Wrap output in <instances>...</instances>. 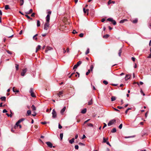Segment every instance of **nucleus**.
<instances>
[{"label": "nucleus", "instance_id": "obj_27", "mask_svg": "<svg viewBox=\"0 0 151 151\" xmlns=\"http://www.w3.org/2000/svg\"><path fill=\"white\" fill-rule=\"evenodd\" d=\"M89 10V9H87L86 10L84 8H83V12L84 13H86L87 12H88V11Z\"/></svg>", "mask_w": 151, "mask_h": 151}, {"label": "nucleus", "instance_id": "obj_63", "mask_svg": "<svg viewBox=\"0 0 151 151\" xmlns=\"http://www.w3.org/2000/svg\"><path fill=\"white\" fill-rule=\"evenodd\" d=\"M6 52L9 54H12V52L9 50H7Z\"/></svg>", "mask_w": 151, "mask_h": 151}, {"label": "nucleus", "instance_id": "obj_9", "mask_svg": "<svg viewBox=\"0 0 151 151\" xmlns=\"http://www.w3.org/2000/svg\"><path fill=\"white\" fill-rule=\"evenodd\" d=\"M66 109V107L64 106L61 110L60 113L62 114H63L65 111Z\"/></svg>", "mask_w": 151, "mask_h": 151}, {"label": "nucleus", "instance_id": "obj_41", "mask_svg": "<svg viewBox=\"0 0 151 151\" xmlns=\"http://www.w3.org/2000/svg\"><path fill=\"white\" fill-rule=\"evenodd\" d=\"M88 125L89 127H93V125L91 123H89L88 124Z\"/></svg>", "mask_w": 151, "mask_h": 151}, {"label": "nucleus", "instance_id": "obj_22", "mask_svg": "<svg viewBox=\"0 0 151 151\" xmlns=\"http://www.w3.org/2000/svg\"><path fill=\"white\" fill-rule=\"evenodd\" d=\"M88 105H91L93 104V101L92 99H91V100L89 101L88 102Z\"/></svg>", "mask_w": 151, "mask_h": 151}, {"label": "nucleus", "instance_id": "obj_45", "mask_svg": "<svg viewBox=\"0 0 151 151\" xmlns=\"http://www.w3.org/2000/svg\"><path fill=\"white\" fill-rule=\"evenodd\" d=\"M122 124H120L119 126V128L120 129H121L122 128Z\"/></svg>", "mask_w": 151, "mask_h": 151}, {"label": "nucleus", "instance_id": "obj_56", "mask_svg": "<svg viewBox=\"0 0 151 151\" xmlns=\"http://www.w3.org/2000/svg\"><path fill=\"white\" fill-rule=\"evenodd\" d=\"M86 137V136L84 134H83V137L81 139H83L85 138Z\"/></svg>", "mask_w": 151, "mask_h": 151}, {"label": "nucleus", "instance_id": "obj_14", "mask_svg": "<svg viewBox=\"0 0 151 151\" xmlns=\"http://www.w3.org/2000/svg\"><path fill=\"white\" fill-rule=\"evenodd\" d=\"M41 48V46L40 45H38L36 48V52H37L38 50Z\"/></svg>", "mask_w": 151, "mask_h": 151}, {"label": "nucleus", "instance_id": "obj_19", "mask_svg": "<svg viewBox=\"0 0 151 151\" xmlns=\"http://www.w3.org/2000/svg\"><path fill=\"white\" fill-rule=\"evenodd\" d=\"M31 108L33 111H34L36 110V108L33 105H32Z\"/></svg>", "mask_w": 151, "mask_h": 151}, {"label": "nucleus", "instance_id": "obj_28", "mask_svg": "<svg viewBox=\"0 0 151 151\" xmlns=\"http://www.w3.org/2000/svg\"><path fill=\"white\" fill-rule=\"evenodd\" d=\"M82 63V62L81 61H79L76 64L78 66L80 65Z\"/></svg>", "mask_w": 151, "mask_h": 151}, {"label": "nucleus", "instance_id": "obj_10", "mask_svg": "<svg viewBox=\"0 0 151 151\" xmlns=\"http://www.w3.org/2000/svg\"><path fill=\"white\" fill-rule=\"evenodd\" d=\"M63 94V91H61L59 92L57 94V95L59 96L60 97V96Z\"/></svg>", "mask_w": 151, "mask_h": 151}, {"label": "nucleus", "instance_id": "obj_4", "mask_svg": "<svg viewBox=\"0 0 151 151\" xmlns=\"http://www.w3.org/2000/svg\"><path fill=\"white\" fill-rule=\"evenodd\" d=\"M52 117L53 118H55L56 117L57 113L54 109H53L52 110Z\"/></svg>", "mask_w": 151, "mask_h": 151}, {"label": "nucleus", "instance_id": "obj_8", "mask_svg": "<svg viewBox=\"0 0 151 151\" xmlns=\"http://www.w3.org/2000/svg\"><path fill=\"white\" fill-rule=\"evenodd\" d=\"M53 50V48L51 47H47L46 48V50H45V52H47L48 50Z\"/></svg>", "mask_w": 151, "mask_h": 151}, {"label": "nucleus", "instance_id": "obj_62", "mask_svg": "<svg viewBox=\"0 0 151 151\" xmlns=\"http://www.w3.org/2000/svg\"><path fill=\"white\" fill-rule=\"evenodd\" d=\"M35 14L34 13H33L32 14L31 16L32 17H34L35 16Z\"/></svg>", "mask_w": 151, "mask_h": 151}, {"label": "nucleus", "instance_id": "obj_54", "mask_svg": "<svg viewBox=\"0 0 151 151\" xmlns=\"http://www.w3.org/2000/svg\"><path fill=\"white\" fill-rule=\"evenodd\" d=\"M147 58H151V53L149 54L148 56L147 57Z\"/></svg>", "mask_w": 151, "mask_h": 151}, {"label": "nucleus", "instance_id": "obj_39", "mask_svg": "<svg viewBox=\"0 0 151 151\" xmlns=\"http://www.w3.org/2000/svg\"><path fill=\"white\" fill-rule=\"evenodd\" d=\"M131 109V108H128L125 111V113L126 114H127L128 111L129 110Z\"/></svg>", "mask_w": 151, "mask_h": 151}, {"label": "nucleus", "instance_id": "obj_43", "mask_svg": "<svg viewBox=\"0 0 151 151\" xmlns=\"http://www.w3.org/2000/svg\"><path fill=\"white\" fill-rule=\"evenodd\" d=\"M79 36L80 37H82L83 36V34L82 33H81L80 34V35H79Z\"/></svg>", "mask_w": 151, "mask_h": 151}, {"label": "nucleus", "instance_id": "obj_46", "mask_svg": "<svg viewBox=\"0 0 151 151\" xmlns=\"http://www.w3.org/2000/svg\"><path fill=\"white\" fill-rule=\"evenodd\" d=\"M93 65H91L90 66V69H91V70L92 71L93 70Z\"/></svg>", "mask_w": 151, "mask_h": 151}, {"label": "nucleus", "instance_id": "obj_11", "mask_svg": "<svg viewBox=\"0 0 151 151\" xmlns=\"http://www.w3.org/2000/svg\"><path fill=\"white\" fill-rule=\"evenodd\" d=\"M86 112V108H85L84 109L82 110L81 111V113L82 114H84Z\"/></svg>", "mask_w": 151, "mask_h": 151}, {"label": "nucleus", "instance_id": "obj_6", "mask_svg": "<svg viewBox=\"0 0 151 151\" xmlns=\"http://www.w3.org/2000/svg\"><path fill=\"white\" fill-rule=\"evenodd\" d=\"M46 143L48 147L50 148H52V147H55L52 146V144L50 142H46Z\"/></svg>", "mask_w": 151, "mask_h": 151}, {"label": "nucleus", "instance_id": "obj_34", "mask_svg": "<svg viewBox=\"0 0 151 151\" xmlns=\"http://www.w3.org/2000/svg\"><path fill=\"white\" fill-rule=\"evenodd\" d=\"M103 83L104 84H105L106 85H107L108 83V82L105 80H104L103 81Z\"/></svg>", "mask_w": 151, "mask_h": 151}, {"label": "nucleus", "instance_id": "obj_49", "mask_svg": "<svg viewBox=\"0 0 151 151\" xmlns=\"http://www.w3.org/2000/svg\"><path fill=\"white\" fill-rule=\"evenodd\" d=\"M111 3V0H109L108 2V4L109 5Z\"/></svg>", "mask_w": 151, "mask_h": 151}, {"label": "nucleus", "instance_id": "obj_60", "mask_svg": "<svg viewBox=\"0 0 151 151\" xmlns=\"http://www.w3.org/2000/svg\"><path fill=\"white\" fill-rule=\"evenodd\" d=\"M135 58H134V57H132V61H135Z\"/></svg>", "mask_w": 151, "mask_h": 151}, {"label": "nucleus", "instance_id": "obj_3", "mask_svg": "<svg viewBox=\"0 0 151 151\" xmlns=\"http://www.w3.org/2000/svg\"><path fill=\"white\" fill-rule=\"evenodd\" d=\"M116 121V120L115 119H113L110 120L108 124V126H110L112 124H114Z\"/></svg>", "mask_w": 151, "mask_h": 151}, {"label": "nucleus", "instance_id": "obj_38", "mask_svg": "<svg viewBox=\"0 0 151 151\" xmlns=\"http://www.w3.org/2000/svg\"><path fill=\"white\" fill-rule=\"evenodd\" d=\"M91 70H88V71L86 73V75H88V74L90 72Z\"/></svg>", "mask_w": 151, "mask_h": 151}, {"label": "nucleus", "instance_id": "obj_47", "mask_svg": "<svg viewBox=\"0 0 151 151\" xmlns=\"http://www.w3.org/2000/svg\"><path fill=\"white\" fill-rule=\"evenodd\" d=\"M103 142H104V143H105V142L106 143V142H107L106 139H105V138L104 137L103 139Z\"/></svg>", "mask_w": 151, "mask_h": 151}, {"label": "nucleus", "instance_id": "obj_48", "mask_svg": "<svg viewBox=\"0 0 151 151\" xmlns=\"http://www.w3.org/2000/svg\"><path fill=\"white\" fill-rule=\"evenodd\" d=\"M74 74H75V73H72V74L69 76V78H70L71 77V76H74Z\"/></svg>", "mask_w": 151, "mask_h": 151}, {"label": "nucleus", "instance_id": "obj_18", "mask_svg": "<svg viewBox=\"0 0 151 151\" xmlns=\"http://www.w3.org/2000/svg\"><path fill=\"white\" fill-rule=\"evenodd\" d=\"M24 118H22L18 121V123H19L21 122L24 121L25 120Z\"/></svg>", "mask_w": 151, "mask_h": 151}, {"label": "nucleus", "instance_id": "obj_33", "mask_svg": "<svg viewBox=\"0 0 151 151\" xmlns=\"http://www.w3.org/2000/svg\"><path fill=\"white\" fill-rule=\"evenodd\" d=\"M5 9L6 10H7L9 9V6L8 5H6L5 6Z\"/></svg>", "mask_w": 151, "mask_h": 151}, {"label": "nucleus", "instance_id": "obj_57", "mask_svg": "<svg viewBox=\"0 0 151 151\" xmlns=\"http://www.w3.org/2000/svg\"><path fill=\"white\" fill-rule=\"evenodd\" d=\"M19 123H18V121L16 123V125L17 126V127L19 125Z\"/></svg>", "mask_w": 151, "mask_h": 151}, {"label": "nucleus", "instance_id": "obj_42", "mask_svg": "<svg viewBox=\"0 0 151 151\" xmlns=\"http://www.w3.org/2000/svg\"><path fill=\"white\" fill-rule=\"evenodd\" d=\"M113 24L114 25H115L116 24V22L114 20H113V21L112 22Z\"/></svg>", "mask_w": 151, "mask_h": 151}, {"label": "nucleus", "instance_id": "obj_21", "mask_svg": "<svg viewBox=\"0 0 151 151\" xmlns=\"http://www.w3.org/2000/svg\"><path fill=\"white\" fill-rule=\"evenodd\" d=\"M122 49L121 48L119 50V53H118V55H119V56H121V54L122 52Z\"/></svg>", "mask_w": 151, "mask_h": 151}, {"label": "nucleus", "instance_id": "obj_29", "mask_svg": "<svg viewBox=\"0 0 151 151\" xmlns=\"http://www.w3.org/2000/svg\"><path fill=\"white\" fill-rule=\"evenodd\" d=\"M116 99V98L115 96H112L111 98V101H115Z\"/></svg>", "mask_w": 151, "mask_h": 151}, {"label": "nucleus", "instance_id": "obj_25", "mask_svg": "<svg viewBox=\"0 0 151 151\" xmlns=\"http://www.w3.org/2000/svg\"><path fill=\"white\" fill-rule=\"evenodd\" d=\"M107 20L111 22H112L113 21V19L112 18H108L107 19Z\"/></svg>", "mask_w": 151, "mask_h": 151}, {"label": "nucleus", "instance_id": "obj_12", "mask_svg": "<svg viewBox=\"0 0 151 151\" xmlns=\"http://www.w3.org/2000/svg\"><path fill=\"white\" fill-rule=\"evenodd\" d=\"M75 140L74 138H72L71 140H69V142L71 144H73L74 142V140Z\"/></svg>", "mask_w": 151, "mask_h": 151}, {"label": "nucleus", "instance_id": "obj_2", "mask_svg": "<svg viewBox=\"0 0 151 151\" xmlns=\"http://www.w3.org/2000/svg\"><path fill=\"white\" fill-rule=\"evenodd\" d=\"M49 22H46L44 26V29L45 30H47L49 27Z\"/></svg>", "mask_w": 151, "mask_h": 151}, {"label": "nucleus", "instance_id": "obj_36", "mask_svg": "<svg viewBox=\"0 0 151 151\" xmlns=\"http://www.w3.org/2000/svg\"><path fill=\"white\" fill-rule=\"evenodd\" d=\"M20 5L21 6L23 5L24 4V0H20Z\"/></svg>", "mask_w": 151, "mask_h": 151}, {"label": "nucleus", "instance_id": "obj_5", "mask_svg": "<svg viewBox=\"0 0 151 151\" xmlns=\"http://www.w3.org/2000/svg\"><path fill=\"white\" fill-rule=\"evenodd\" d=\"M33 90V89L32 88H30L29 91V93H30L32 97H35L36 96L34 93Z\"/></svg>", "mask_w": 151, "mask_h": 151}, {"label": "nucleus", "instance_id": "obj_26", "mask_svg": "<svg viewBox=\"0 0 151 151\" xmlns=\"http://www.w3.org/2000/svg\"><path fill=\"white\" fill-rule=\"evenodd\" d=\"M116 130L115 128H114L111 131L112 133H114L116 132Z\"/></svg>", "mask_w": 151, "mask_h": 151}, {"label": "nucleus", "instance_id": "obj_15", "mask_svg": "<svg viewBox=\"0 0 151 151\" xmlns=\"http://www.w3.org/2000/svg\"><path fill=\"white\" fill-rule=\"evenodd\" d=\"M0 99L2 101H5L6 100V98L5 96L1 97L0 98Z\"/></svg>", "mask_w": 151, "mask_h": 151}, {"label": "nucleus", "instance_id": "obj_13", "mask_svg": "<svg viewBox=\"0 0 151 151\" xmlns=\"http://www.w3.org/2000/svg\"><path fill=\"white\" fill-rule=\"evenodd\" d=\"M130 77V76L129 75H127L126 76L125 78V80H127L129 79Z\"/></svg>", "mask_w": 151, "mask_h": 151}, {"label": "nucleus", "instance_id": "obj_17", "mask_svg": "<svg viewBox=\"0 0 151 151\" xmlns=\"http://www.w3.org/2000/svg\"><path fill=\"white\" fill-rule=\"evenodd\" d=\"M109 36V35L108 34H106L103 36V38H104L107 39L108 38Z\"/></svg>", "mask_w": 151, "mask_h": 151}, {"label": "nucleus", "instance_id": "obj_32", "mask_svg": "<svg viewBox=\"0 0 151 151\" xmlns=\"http://www.w3.org/2000/svg\"><path fill=\"white\" fill-rule=\"evenodd\" d=\"M15 65L16 69V70H17L19 69V65L17 64H15Z\"/></svg>", "mask_w": 151, "mask_h": 151}, {"label": "nucleus", "instance_id": "obj_24", "mask_svg": "<svg viewBox=\"0 0 151 151\" xmlns=\"http://www.w3.org/2000/svg\"><path fill=\"white\" fill-rule=\"evenodd\" d=\"M40 26V22L39 20L37 21V26L39 27Z\"/></svg>", "mask_w": 151, "mask_h": 151}, {"label": "nucleus", "instance_id": "obj_23", "mask_svg": "<svg viewBox=\"0 0 151 151\" xmlns=\"http://www.w3.org/2000/svg\"><path fill=\"white\" fill-rule=\"evenodd\" d=\"M127 19L122 20L120 21L119 23H123L125 21H127Z\"/></svg>", "mask_w": 151, "mask_h": 151}, {"label": "nucleus", "instance_id": "obj_31", "mask_svg": "<svg viewBox=\"0 0 151 151\" xmlns=\"http://www.w3.org/2000/svg\"><path fill=\"white\" fill-rule=\"evenodd\" d=\"M31 110H28L27 111V114L28 115H30L31 114Z\"/></svg>", "mask_w": 151, "mask_h": 151}, {"label": "nucleus", "instance_id": "obj_30", "mask_svg": "<svg viewBox=\"0 0 151 151\" xmlns=\"http://www.w3.org/2000/svg\"><path fill=\"white\" fill-rule=\"evenodd\" d=\"M138 19H135L132 21V22L134 23H136L137 22Z\"/></svg>", "mask_w": 151, "mask_h": 151}, {"label": "nucleus", "instance_id": "obj_16", "mask_svg": "<svg viewBox=\"0 0 151 151\" xmlns=\"http://www.w3.org/2000/svg\"><path fill=\"white\" fill-rule=\"evenodd\" d=\"M33 12V10L32 9H31L29 10L27 12H26V13L27 14H30L31 13H32Z\"/></svg>", "mask_w": 151, "mask_h": 151}, {"label": "nucleus", "instance_id": "obj_37", "mask_svg": "<svg viewBox=\"0 0 151 151\" xmlns=\"http://www.w3.org/2000/svg\"><path fill=\"white\" fill-rule=\"evenodd\" d=\"M78 66H77V65H76V64L74 66H73V69H75L77 68Z\"/></svg>", "mask_w": 151, "mask_h": 151}, {"label": "nucleus", "instance_id": "obj_55", "mask_svg": "<svg viewBox=\"0 0 151 151\" xmlns=\"http://www.w3.org/2000/svg\"><path fill=\"white\" fill-rule=\"evenodd\" d=\"M62 126L60 124H59L58 128L60 129H61L62 128Z\"/></svg>", "mask_w": 151, "mask_h": 151}, {"label": "nucleus", "instance_id": "obj_52", "mask_svg": "<svg viewBox=\"0 0 151 151\" xmlns=\"http://www.w3.org/2000/svg\"><path fill=\"white\" fill-rule=\"evenodd\" d=\"M117 108L119 109H123V107H122V106H118Z\"/></svg>", "mask_w": 151, "mask_h": 151}, {"label": "nucleus", "instance_id": "obj_59", "mask_svg": "<svg viewBox=\"0 0 151 151\" xmlns=\"http://www.w3.org/2000/svg\"><path fill=\"white\" fill-rule=\"evenodd\" d=\"M25 16L29 19H30V17L29 16H28L27 14H26Z\"/></svg>", "mask_w": 151, "mask_h": 151}, {"label": "nucleus", "instance_id": "obj_1", "mask_svg": "<svg viewBox=\"0 0 151 151\" xmlns=\"http://www.w3.org/2000/svg\"><path fill=\"white\" fill-rule=\"evenodd\" d=\"M27 71V69L26 68L22 70V72L21 73V75L22 76H24L25 74V73Z\"/></svg>", "mask_w": 151, "mask_h": 151}, {"label": "nucleus", "instance_id": "obj_61", "mask_svg": "<svg viewBox=\"0 0 151 151\" xmlns=\"http://www.w3.org/2000/svg\"><path fill=\"white\" fill-rule=\"evenodd\" d=\"M104 125L103 128V129L105 127H106L107 126V125L106 123H104Z\"/></svg>", "mask_w": 151, "mask_h": 151}, {"label": "nucleus", "instance_id": "obj_40", "mask_svg": "<svg viewBox=\"0 0 151 151\" xmlns=\"http://www.w3.org/2000/svg\"><path fill=\"white\" fill-rule=\"evenodd\" d=\"M89 52V49L88 48L86 52V54H87Z\"/></svg>", "mask_w": 151, "mask_h": 151}, {"label": "nucleus", "instance_id": "obj_44", "mask_svg": "<svg viewBox=\"0 0 151 151\" xmlns=\"http://www.w3.org/2000/svg\"><path fill=\"white\" fill-rule=\"evenodd\" d=\"M78 147H78V145H75V149H76V150H78Z\"/></svg>", "mask_w": 151, "mask_h": 151}, {"label": "nucleus", "instance_id": "obj_50", "mask_svg": "<svg viewBox=\"0 0 151 151\" xmlns=\"http://www.w3.org/2000/svg\"><path fill=\"white\" fill-rule=\"evenodd\" d=\"M78 144L80 145H85L83 143L81 142H79Z\"/></svg>", "mask_w": 151, "mask_h": 151}, {"label": "nucleus", "instance_id": "obj_64", "mask_svg": "<svg viewBox=\"0 0 151 151\" xmlns=\"http://www.w3.org/2000/svg\"><path fill=\"white\" fill-rule=\"evenodd\" d=\"M90 120V119H89L87 120L86 121H85L84 122V124H85L86 123H87V122H88Z\"/></svg>", "mask_w": 151, "mask_h": 151}, {"label": "nucleus", "instance_id": "obj_20", "mask_svg": "<svg viewBox=\"0 0 151 151\" xmlns=\"http://www.w3.org/2000/svg\"><path fill=\"white\" fill-rule=\"evenodd\" d=\"M14 88H15V87H14L13 88V89H12V90H13V91L14 92H17V93H18V92H19V90H15L14 89Z\"/></svg>", "mask_w": 151, "mask_h": 151}, {"label": "nucleus", "instance_id": "obj_35", "mask_svg": "<svg viewBox=\"0 0 151 151\" xmlns=\"http://www.w3.org/2000/svg\"><path fill=\"white\" fill-rule=\"evenodd\" d=\"M60 137L61 140H62L63 138V133H60Z\"/></svg>", "mask_w": 151, "mask_h": 151}, {"label": "nucleus", "instance_id": "obj_53", "mask_svg": "<svg viewBox=\"0 0 151 151\" xmlns=\"http://www.w3.org/2000/svg\"><path fill=\"white\" fill-rule=\"evenodd\" d=\"M7 112V111L6 109H4L3 111V113H6Z\"/></svg>", "mask_w": 151, "mask_h": 151}, {"label": "nucleus", "instance_id": "obj_58", "mask_svg": "<svg viewBox=\"0 0 151 151\" xmlns=\"http://www.w3.org/2000/svg\"><path fill=\"white\" fill-rule=\"evenodd\" d=\"M73 34H75V33H77V32L75 30H73Z\"/></svg>", "mask_w": 151, "mask_h": 151}, {"label": "nucleus", "instance_id": "obj_7", "mask_svg": "<svg viewBox=\"0 0 151 151\" xmlns=\"http://www.w3.org/2000/svg\"><path fill=\"white\" fill-rule=\"evenodd\" d=\"M50 20V16L49 14H47L46 17V22H49Z\"/></svg>", "mask_w": 151, "mask_h": 151}, {"label": "nucleus", "instance_id": "obj_51", "mask_svg": "<svg viewBox=\"0 0 151 151\" xmlns=\"http://www.w3.org/2000/svg\"><path fill=\"white\" fill-rule=\"evenodd\" d=\"M42 124H47V122H42L41 123Z\"/></svg>", "mask_w": 151, "mask_h": 151}]
</instances>
